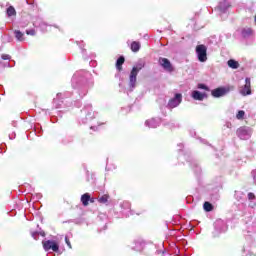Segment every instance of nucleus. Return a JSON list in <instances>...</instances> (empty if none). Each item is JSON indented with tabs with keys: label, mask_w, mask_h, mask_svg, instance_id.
<instances>
[{
	"label": "nucleus",
	"mask_w": 256,
	"mask_h": 256,
	"mask_svg": "<svg viewBox=\"0 0 256 256\" xmlns=\"http://www.w3.org/2000/svg\"><path fill=\"white\" fill-rule=\"evenodd\" d=\"M43 249L46 251H54V253L59 252V244L53 240H47L42 242Z\"/></svg>",
	"instance_id": "f03ea898"
},
{
	"label": "nucleus",
	"mask_w": 256,
	"mask_h": 256,
	"mask_svg": "<svg viewBox=\"0 0 256 256\" xmlns=\"http://www.w3.org/2000/svg\"><path fill=\"white\" fill-rule=\"evenodd\" d=\"M207 98L206 93H201L200 91L194 90L192 92V99L195 101H203V99Z\"/></svg>",
	"instance_id": "0eeeda50"
},
{
	"label": "nucleus",
	"mask_w": 256,
	"mask_h": 256,
	"mask_svg": "<svg viewBox=\"0 0 256 256\" xmlns=\"http://www.w3.org/2000/svg\"><path fill=\"white\" fill-rule=\"evenodd\" d=\"M253 33V30L251 28H244L242 30V35L244 37H249V35H251Z\"/></svg>",
	"instance_id": "f3484780"
},
{
	"label": "nucleus",
	"mask_w": 256,
	"mask_h": 256,
	"mask_svg": "<svg viewBox=\"0 0 256 256\" xmlns=\"http://www.w3.org/2000/svg\"><path fill=\"white\" fill-rule=\"evenodd\" d=\"M89 201H91V195L89 193H85L81 196V203L84 207L89 205Z\"/></svg>",
	"instance_id": "9d476101"
},
{
	"label": "nucleus",
	"mask_w": 256,
	"mask_h": 256,
	"mask_svg": "<svg viewBox=\"0 0 256 256\" xmlns=\"http://www.w3.org/2000/svg\"><path fill=\"white\" fill-rule=\"evenodd\" d=\"M227 64L230 69H239V62L234 59L228 60Z\"/></svg>",
	"instance_id": "ddd939ff"
},
{
	"label": "nucleus",
	"mask_w": 256,
	"mask_h": 256,
	"mask_svg": "<svg viewBox=\"0 0 256 256\" xmlns=\"http://www.w3.org/2000/svg\"><path fill=\"white\" fill-rule=\"evenodd\" d=\"M236 119H238L239 121L245 119V111L243 110L238 111V113L236 114Z\"/></svg>",
	"instance_id": "a211bd4d"
},
{
	"label": "nucleus",
	"mask_w": 256,
	"mask_h": 256,
	"mask_svg": "<svg viewBox=\"0 0 256 256\" xmlns=\"http://www.w3.org/2000/svg\"><path fill=\"white\" fill-rule=\"evenodd\" d=\"M203 209H204V211L209 213V212L213 211V204H211L210 202H204Z\"/></svg>",
	"instance_id": "dca6fc26"
},
{
	"label": "nucleus",
	"mask_w": 256,
	"mask_h": 256,
	"mask_svg": "<svg viewBox=\"0 0 256 256\" xmlns=\"http://www.w3.org/2000/svg\"><path fill=\"white\" fill-rule=\"evenodd\" d=\"M182 99H183V95L179 93L175 94L174 98L168 101V107L170 109H175V107H179V105H181Z\"/></svg>",
	"instance_id": "20e7f679"
},
{
	"label": "nucleus",
	"mask_w": 256,
	"mask_h": 256,
	"mask_svg": "<svg viewBox=\"0 0 256 256\" xmlns=\"http://www.w3.org/2000/svg\"><path fill=\"white\" fill-rule=\"evenodd\" d=\"M6 13L8 17H15L17 15V11L15 10V7L9 6L6 10Z\"/></svg>",
	"instance_id": "4468645a"
},
{
	"label": "nucleus",
	"mask_w": 256,
	"mask_h": 256,
	"mask_svg": "<svg viewBox=\"0 0 256 256\" xmlns=\"http://www.w3.org/2000/svg\"><path fill=\"white\" fill-rule=\"evenodd\" d=\"M241 95L243 97H247V95H251V78L245 79V85L240 90Z\"/></svg>",
	"instance_id": "423d86ee"
},
{
	"label": "nucleus",
	"mask_w": 256,
	"mask_h": 256,
	"mask_svg": "<svg viewBox=\"0 0 256 256\" xmlns=\"http://www.w3.org/2000/svg\"><path fill=\"white\" fill-rule=\"evenodd\" d=\"M14 35H15L17 41H24L25 40V34H23V32H21L20 30H15Z\"/></svg>",
	"instance_id": "2eb2a0df"
},
{
	"label": "nucleus",
	"mask_w": 256,
	"mask_h": 256,
	"mask_svg": "<svg viewBox=\"0 0 256 256\" xmlns=\"http://www.w3.org/2000/svg\"><path fill=\"white\" fill-rule=\"evenodd\" d=\"M98 201L100 203H107L109 201V195L104 194L103 196H101L100 198H98Z\"/></svg>",
	"instance_id": "6ab92c4d"
},
{
	"label": "nucleus",
	"mask_w": 256,
	"mask_h": 256,
	"mask_svg": "<svg viewBox=\"0 0 256 256\" xmlns=\"http://www.w3.org/2000/svg\"><path fill=\"white\" fill-rule=\"evenodd\" d=\"M248 199H249V201H253V199H255V194L253 192H249Z\"/></svg>",
	"instance_id": "5701e85b"
},
{
	"label": "nucleus",
	"mask_w": 256,
	"mask_h": 256,
	"mask_svg": "<svg viewBox=\"0 0 256 256\" xmlns=\"http://www.w3.org/2000/svg\"><path fill=\"white\" fill-rule=\"evenodd\" d=\"M125 63V57L120 56L116 61V69L118 71H123V64Z\"/></svg>",
	"instance_id": "9b49d317"
},
{
	"label": "nucleus",
	"mask_w": 256,
	"mask_h": 256,
	"mask_svg": "<svg viewBox=\"0 0 256 256\" xmlns=\"http://www.w3.org/2000/svg\"><path fill=\"white\" fill-rule=\"evenodd\" d=\"M141 71V67H133L129 76V85L133 89L137 85V75Z\"/></svg>",
	"instance_id": "7ed1b4c3"
},
{
	"label": "nucleus",
	"mask_w": 256,
	"mask_h": 256,
	"mask_svg": "<svg viewBox=\"0 0 256 256\" xmlns=\"http://www.w3.org/2000/svg\"><path fill=\"white\" fill-rule=\"evenodd\" d=\"M236 133L240 139H245L246 137H249V131L247 130L246 127L238 128Z\"/></svg>",
	"instance_id": "6e6552de"
},
{
	"label": "nucleus",
	"mask_w": 256,
	"mask_h": 256,
	"mask_svg": "<svg viewBox=\"0 0 256 256\" xmlns=\"http://www.w3.org/2000/svg\"><path fill=\"white\" fill-rule=\"evenodd\" d=\"M26 35H31L32 37H35V29L26 30Z\"/></svg>",
	"instance_id": "aec40b11"
},
{
	"label": "nucleus",
	"mask_w": 256,
	"mask_h": 256,
	"mask_svg": "<svg viewBox=\"0 0 256 256\" xmlns=\"http://www.w3.org/2000/svg\"><path fill=\"white\" fill-rule=\"evenodd\" d=\"M140 49H141V43L140 42L133 41L131 43V51H133V53L139 52Z\"/></svg>",
	"instance_id": "f8f14e48"
},
{
	"label": "nucleus",
	"mask_w": 256,
	"mask_h": 256,
	"mask_svg": "<svg viewBox=\"0 0 256 256\" xmlns=\"http://www.w3.org/2000/svg\"><path fill=\"white\" fill-rule=\"evenodd\" d=\"M196 53L198 55V60L200 63H205L207 61V46L200 44L196 46Z\"/></svg>",
	"instance_id": "f257e3e1"
},
{
	"label": "nucleus",
	"mask_w": 256,
	"mask_h": 256,
	"mask_svg": "<svg viewBox=\"0 0 256 256\" xmlns=\"http://www.w3.org/2000/svg\"><path fill=\"white\" fill-rule=\"evenodd\" d=\"M198 89H204V91H209V87L205 84H198Z\"/></svg>",
	"instance_id": "412c9836"
},
{
	"label": "nucleus",
	"mask_w": 256,
	"mask_h": 256,
	"mask_svg": "<svg viewBox=\"0 0 256 256\" xmlns=\"http://www.w3.org/2000/svg\"><path fill=\"white\" fill-rule=\"evenodd\" d=\"M226 93L227 91L224 88H216L212 90L211 95L212 97H223Z\"/></svg>",
	"instance_id": "1a4fd4ad"
},
{
	"label": "nucleus",
	"mask_w": 256,
	"mask_h": 256,
	"mask_svg": "<svg viewBox=\"0 0 256 256\" xmlns=\"http://www.w3.org/2000/svg\"><path fill=\"white\" fill-rule=\"evenodd\" d=\"M2 59H3L4 61H9V60L11 59V56H10L9 54H3V55H2Z\"/></svg>",
	"instance_id": "4be33fe9"
},
{
	"label": "nucleus",
	"mask_w": 256,
	"mask_h": 256,
	"mask_svg": "<svg viewBox=\"0 0 256 256\" xmlns=\"http://www.w3.org/2000/svg\"><path fill=\"white\" fill-rule=\"evenodd\" d=\"M159 64L161 67H163V69H165V71H168L169 73H173L175 70L171 64V61H169L167 58H159Z\"/></svg>",
	"instance_id": "39448f33"
},
{
	"label": "nucleus",
	"mask_w": 256,
	"mask_h": 256,
	"mask_svg": "<svg viewBox=\"0 0 256 256\" xmlns=\"http://www.w3.org/2000/svg\"><path fill=\"white\" fill-rule=\"evenodd\" d=\"M66 243L69 245V241L67 240V238H66Z\"/></svg>",
	"instance_id": "393cba45"
},
{
	"label": "nucleus",
	"mask_w": 256,
	"mask_h": 256,
	"mask_svg": "<svg viewBox=\"0 0 256 256\" xmlns=\"http://www.w3.org/2000/svg\"><path fill=\"white\" fill-rule=\"evenodd\" d=\"M90 203H95V199H93V198H90Z\"/></svg>",
	"instance_id": "b1692460"
}]
</instances>
